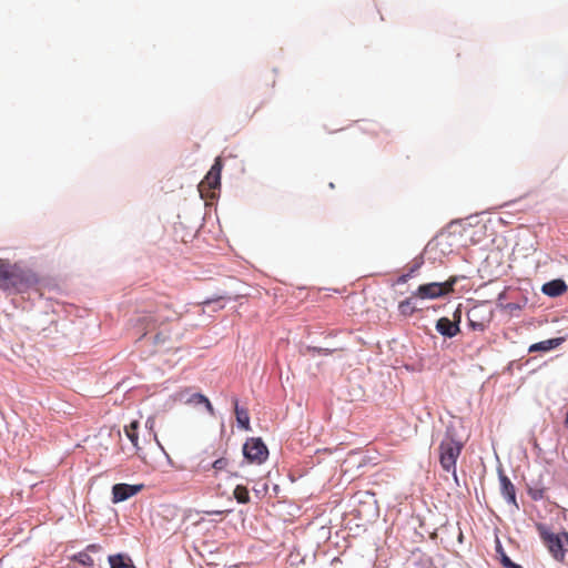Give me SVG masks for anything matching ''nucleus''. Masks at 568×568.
I'll return each instance as SVG.
<instances>
[{
    "instance_id": "obj_1",
    "label": "nucleus",
    "mask_w": 568,
    "mask_h": 568,
    "mask_svg": "<svg viewBox=\"0 0 568 568\" xmlns=\"http://www.w3.org/2000/svg\"><path fill=\"white\" fill-rule=\"evenodd\" d=\"M182 316L169 296L158 294L141 303L135 312L133 327L155 349H170L181 338L174 325Z\"/></svg>"
},
{
    "instance_id": "obj_2",
    "label": "nucleus",
    "mask_w": 568,
    "mask_h": 568,
    "mask_svg": "<svg viewBox=\"0 0 568 568\" xmlns=\"http://www.w3.org/2000/svg\"><path fill=\"white\" fill-rule=\"evenodd\" d=\"M39 282L31 270H26L8 260L0 258V288L23 292Z\"/></svg>"
},
{
    "instance_id": "obj_3",
    "label": "nucleus",
    "mask_w": 568,
    "mask_h": 568,
    "mask_svg": "<svg viewBox=\"0 0 568 568\" xmlns=\"http://www.w3.org/2000/svg\"><path fill=\"white\" fill-rule=\"evenodd\" d=\"M465 446V440L458 438L455 428L450 425L438 445V459L446 473L453 474L457 479L456 463Z\"/></svg>"
},
{
    "instance_id": "obj_4",
    "label": "nucleus",
    "mask_w": 568,
    "mask_h": 568,
    "mask_svg": "<svg viewBox=\"0 0 568 568\" xmlns=\"http://www.w3.org/2000/svg\"><path fill=\"white\" fill-rule=\"evenodd\" d=\"M455 283L456 278H450L445 283L433 282L423 284L413 293V296L419 298H437L453 292Z\"/></svg>"
},
{
    "instance_id": "obj_5",
    "label": "nucleus",
    "mask_w": 568,
    "mask_h": 568,
    "mask_svg": "<svg viewBox=\"0 0 568 568\" xmlns=\"http://www.w3.org/2000/svg\"><path fill=\"white\" fill-rule=\"evenodd\" d=\"M243 455L250 463L262 464L268 456V449L258 437L248 438L243 445Z\"/></svg>"
},
{
    "instance_id": "obj_6",
    "label": "nucleus",
    "mask_w": 568,
    "mask_h": 568,
    "mask_svg": "<svg viewBox=\"0 0 568 568\" xmlns=\"http://www.w3.org/2000/svg\"><path fill=\"white\" fill-rule=\"evenodd\" d=\"M541 539L556 560H565L568 554V535H541Z\"/></svg>"
},
{
    "instance_id": "obj_7",
    "label": "nucleus",
    "mask_w": 568,
    "mask_h": 568,
    "mask_svg": "<svg viewBox=\"0 0 568 568\" xmlns=\"http://www.w3.org/2000/svg\"><path fill=\"white\" fill-rule=\"evenodd\" d=\"M222 168L223 164L221 158H216L210 171L206 173V175L199 185L201 192H203L206 189L215 190L220 187Z\"/></svg>"
},
{
    "instance_id": "obj_8",
    "label": "nucleus",
    "mask_w": 568,
    "mask_h": 568,
    "mask_svg": "<svg viewBox=\"0 0 568 568\" xmlns=\"http://www.w3.org/2000/svg\"><path fill=\"white\" fill-rule=\"evenodd\" d=\"M143 488H144L143 484H139V485L115 484L112 487V501L115 504L124 501L128 498L140 493Z\"/></svg>"
},
{
    "instance_id": "obj_9",
    "label": "nucleus",
    "mask_w": 568,
    "mask_h": 568,
    "mask_svg": "<svg viewBox=\"0 0 568 568\" xmlns=\"http://www.w3.org/2000/svg\"><path fill=\"white\" fill-rule=\"evenodd\" d=\"M436 329L443 336L452 338L460 332L459 318L452 321L448 317H440L436 323Z\"/></svg>"
},
{
    "instance_id": "obj_10",
    "label": "nucleus",
    "mask_w": 568,
    "mask_h": 568,
    "mask_svg": "<svg viewBox=\"0 0 568 568\" xmlns=\"http://www.w3.org/2000/svg\"><path fill=\"white\" fill-rule=\"evenodd\" d=\"M499 481H500V491L504 498L509 503L516 504V489L510 479L504 474L499 473Z\"/></svg>"
},
{
    "instance_id": "obj_11",
    "label": "nucleus",
    "mask_w": 568,
    "mask_h": 568,
    "mask_svg": "<svg viewBox=\"0 0 568 568\" xmlns=\"http://www.w3.org/2000/svg\"><path fill=\"white\" fill-rule=\"evenodd\" d=\"M541 291L548 296L556 297L562 295L567 291V285L562 280H552L545 283Z\"/></svg>"
},
{
    "instance_id": "obj_12",
    "label": "nucleus",
    "mask_w": 568,
    "mask_h": 568,
    "mask_svg": "<svg viewBox=\"0 0 568 568\" xmlns=\"http://www.w3.org/2000/svg\"><path fill=\"white\" fill-rule=\"evenodd\" d=\"M233 405L237 425L245 430H250L251 425L248 410L239 406V400L236 397L233 398Z\"/></svg>"
},
{
    "instance_id": "obj_13",
    "label": "nucleus",
    "mask_w": 568,
    "mask_h": 568,
    "mask_svg": "<svg viewBox=\"0 0 568 568\" xmlns=\"http://www.w3.org/2000/svg\"><path fill=\"white\" fill-rule=\"evenodd\" d=\"M562 338H550L529 346L528 352H548L558 347L562 343Z\"/></svg>"
},
{
    "instance_id": "obj_14",
    "label": "nucleus",
    "mask_w": 568,
    "mask_h": 568,
    "mask_svg": "<svg viewBox=\"0 0 568 568\" xmlns=\"http://www.w3.org/2000/svg\"><path fill=\"white\" fill-rule=\"evenodd\" d=\"M139 426H140V424L138 420H133L129 425L124 426V434L130 439L132 445L134 446L136 453L141 450V447L139 445V434H138Z\"/></svg>"
},
{
    "instance_id": "obj_15",
    "label": "nucleus",
    "mask_w": 568,
    "mask_h": 568,
    "mask_svg": "<svg viewBox=\"0 0 568 568\" xmlns=\"http://www.w3.org/2000/svg\"><path fill=\"white\" fill-rule=\"evenodd\" d=\"M111 568H135L132 560L124 555H112L109 557Z\"/></svg>"
},
{
    "instance_id": "obj_16",
    "label": "nucleus",
    "mask_w": 568,
    "mask_h": 568,
    "mask_svg": "<svg viewBox=\"0 0 568 568\" xmlns=\"http://www.w3.org/2000/svg\"><path fill=\"white\" fill-rule=\"evenodd\" d=\"M187 403L190 404H194V405H200V404H204L209 414L211 416H214L215 415V410H214V407L212 406L211 402L209 400V398L206 396H204L203 394H200V393H196V394H193L189 399H187Z\"/></svg>"
},
{
    "instance_id": "obj_17",
    "label": "nucleus",
    "mask_w": 568,
    "mask_h": 568,
    "mask_svg": "<svg viewBox=\"0 0 568 568\" xmlns=\"http://www.w3.org/2000/svg\"><path fill=\"white\" fill-rule=\"evenodd\" d=\"M495 542H496V552L499 555L500 557V562L503 564V566L505 568H523L521 566L513 562L510 560V558L505 554L504 549H503V546L498 539V537L496 536L495 538Z\"/></svg>"
},
{
    "instance_id": "obj_18",
    "label": "nucleus",
    "mask_w": 568,
    "mask_h": 568,
    "mask_svg": "<svg viewBox=\"0 0 568 568\" xmlns=\"http://www.w3.org/2000/svg\"><path fill=\"white\" fill-rule=\"evenodd\" d=\"M414 296L412 297H408L404 301H402L398 305V310L400 312L402 315L404 316H410L414 314V312L416 311L415 306L413 305V300Z\"/></svg>"
},
{
    "instance_id": "obj_19",
    "label": "nucleus",
    "mask_w": 568,
    "mask_h": 568,
    "mask_svg": "<svg viewBox=\"0 0 568 568\" xmlns=\"http://www.w3.org/2000/svg\"><path fill=\"white\" fill-rule=\"evenodd\" d=\"M233 494L234 498L241 504H246L250 501L248 490L245 486L237 485Z\"/></svg>"
},
{
    "instance_id": "obj_20",
    "label": "nucleus",
    "mask_w": 568,
    "mask_h": 568,
    "mask_svg": "<svg viewBox=\"0 0 568 568\" xmlns=\"http://www.w3.org/2000/svg\"><path fill=\"white\" fill-rule=\"evenodd\" d=\"M73 559L83 566H90L93 564V559L87 552H79L73 557Z\"/></svg>"
},
{
    "instance_id": "obj_21",
    "label": "nucleus",
    "mask_w": 568,
    "mask_h": 568,
    "mask_svg": "<svg viewBox=\"0 0 568 568\" xmlns=\"http://www.w3.org/2000/svg\"><path fill=\"white\" fill-rule=\"evenodd\" d=\"M468 321H469V326L471 327V329L479 331V332H483L485 329V324L483 322H477V321L473 320L470 316V313H468Z\"/></svg>"
},
{
    "instance_id": "obj_22",
    "label": "nucleus",
    "mask_w": 568,
    "mask_h": 568,
    "mask_svg": "<svg viewBox=\"0 0 568 568\" xmlns=\"http://www.w3.org/2000/svg\"><path fill=\"white\" fill-rule=\"evenodd\" d=\"M229 462L226 458L222 457V458H219L216 459L212 466L215 470H222L224 469L226 466H227Z\"/></svg>"
},
{
    "instance_id": "obj_23",
    "label": "nucleus",
    "mask_w": 568,
    "mask_h": 568,
    "mask_svg": "<svg viewBox=\"0 0 568 568\" xmlns=\"http://www.w3.org/2000/svg\"><path fill=\"white\" fill-rule=\"evenodd\" d=\"M529 494L534 500L542 499L545 497V489H530Z\"/></svg>"
},
{
    "instance_id": "obj_24",
    "label": "nucleus",
    "mask_w": 568,
    "mask_h": 568,
    "mask_svg": "<svg viewBox=\"0 0 568 568\" xmlns=\"http://www.w3.org/2000/svg\"><path fill=\"white\" fill-rule=\"evenodd\" d=\"M204 546H205L204 541H202V542H201V545H197V544H196V545L194 546L195 550H196L201 556H203V555H204V554H203V552L205 551ZM206 551H207V552H213V549L207 548V549H206Z\"/></svg>"
},
{
    "instance_id": "obj_25",
    "label": "nucleus",
    "mask_w": 568,
    "mask_h": 568,
    "mask_svg": "<svg viewBox=\"0 0 568 568\" xmlns=\"http://www.w3.org/2000/svg\"><path fill=\"white\" fill-rule=\"evenodd\" d=\"M307 351H308V352L318 353V354H323V355H328V354H331V351H329V349H326V348L307 347Z\"/></svg>"
},
{
    "instance_id": "obj_26",
    "label": "nucleus",
    "mask_w": 568,
    "mask_h": 568,
    "mask_svg": "<svg viewBox=\"0 0 568 568\" xmlns=\"http://www.w3.org/2000/svg\"><path fill=\"white\" fill-rule=\"evenodd\" d=\"M458 315H459V318H460V317H462V312H460V310H459V308H457V310L455 311V313H454V320H453V321L458 320Z\"/></svg>"
},
{
    "instance_id": "obj_27",
    "label": "nucleus",
    "mask_w": 568,
    "mask_h": 568,
    "mask_svg": "<svg viewBox=\"0 0 568 568\" xmlns=\"http://www.w3.org/2000/svg\"><path fill=\"white\" fill-rule=\"evenodd\" d=\"M408 276H409L408 274H407V275H403V276H400V277H399V280H398V282H400V283H405V282L407 281Z\"/></svg>"
},
{
    "instance_id": "obj_28",
    "label": "nucleus",
    "mask_w": 568,
    "mask_h": 568,
    "mask_svg": "<svg viewBox=\"0 0 568 568\" xmlns=\"http://www.w3.org/2000/svg\"><path fill=\"white\" fill-rule=\"evenodd\" d=\"M255 491H256V493H263V494H265V493L267 491V484H264V485H263V489H262V490H257V489H255Z\"/></svg>"
},
{
    "instance_id": "obj_29",
    "label": "nucleus",
    "mask_w": 568,
    "mask_h": 568,
    "mask_svg": "<svg viewBox=\"0 0 568 568\" xmlns=\"http://www.w3.org/2000/svg\"><path fill=\"white\" fill-rule=\"evenodd\" d=\"M463 538H464V535H463V534H459V535H458V541H459V542H463Z\"/></svg>"
},
{
    "instance_id": "obj_30",
    "label": "nucleus",
    "mask_w": 568,
    "mask_h": 568,
    "mask_svg": "<svg viewBox=\"0 0 568 568\" xmlns=\"http://www.w3.org/2000/svg\"><path fill=\"white\" fill-rule=\"evenodd\" d=\"M565 423L568 425V413L566 414Z\"/></svg>"
}]
</instances>
